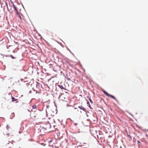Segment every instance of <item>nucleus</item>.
I'll return each instance as SVG.
<instances>
[{
  "label": "nucleus",
  "instance_id": "obj_20",
  "mask_svg": "<svg viewBox=\"0 0 148 148\" xmlns=\"http://www.w3.org/2000/svg\"><path fill=\"white\" fill-rule=\"evenodd\" d=\"M72 109H72V110H73V108H72Z\"/></svg>",
  "mask_w": 148,
  "mask_h": 148
},
{
  "label": "nucleus",
  "instance_id": "obj_18",
  "mask_svg": "<svg viewBox=\"0 0 148 148\" xmlns=\"http://www.w3.org/2000/svg\"><path fill=\"white\" fill-rule=\"evenodd\" d=\"M74 109H77V108H74Z\"/></svg>",
  "mask_w": 148,
  "mask_h": 148
},
{
  "label": "nucleus",
  "instance_id": "obj_3",
  "mask_svg": "<svg viewBox=\"0 0 148 148\" xmlns=\"http://www.w3.org/2000/svg\"><path fill=\"white\" fill-rule=\"evenodd\" d=\"M31 116L32 118H35L37 115V114L35 112H32L31 113Z\"/></svg>",
  "mask_w": 148,
  "mask_h": 148
},
{
  "label": "nucleus",
  "instance_id": "obj_5",
  "mask_svg": "<svg viewBox=\"0 0 148 148\" xmlns=\"http://www.w3.org/2000/svg\"><path fill=\"white\" fill-rule=\"evenodd\" d=\"M49 143H52V144H53L52 145H53V144L57 143V142L55 140H52L50 141Z\"/></svg>",
  "mask_w": 148,
  "mask_h": 148
},
{
  "label": "nucleus",
  "instance_id": "obj_17",
  "mask_svg": "<svg viewBox=\"0 0 148 148\" xmlns=\"http://www.w3.org/2000/svg\"><path fill=\"white\" fill-rule=\"evenodd\" d=\"M6 6L7 7V3H6Z\"/></svg>",
  "mask_w": 148,
  "mask_h": 148
},
{
  "label": "nucleus",
  "instance_id": "obj_13",
  "mask_svg": "<svg viewBox=\"0 0 148 148\" xmlns=\"http://www.w3.org/2000/svg\"><path fill=\"white\" fill-rule=\"evenodd\" d=\"M10 56L12 59H14V58H15V57H13V56H12V55H10Z\"/></svg>",
  "mask_w": 148,
  "mask_h": 148
},
{
  "label": "nucleus",
  "instance_id": "obj_16",
  "mask_svg": "<svg viewBox=\"0 0 148 148\" xmlns=\"http://www.w3.org/2000/svg\"><path fill=\"white\" fill-rule=\"evenodd\" d=\"M137 142H138V143H140V142L139 141H138H138H137Z\"/></svg>",
  "mask_w": 148,
  "mask_h": 148
},
{
  "label": "nucleus",
  "instance_id": "obj_4",
  "mask_svg": "<svg viewBox=\"0 0 148 148\" xmlns=\"http://www.w3.org/2000/svg\"><path fill=\"white\" fill-rule=\"evenodd\" d=\"M36 87L38 89V90H40V88H42V85L38 82L36 84Z\"/></svg>",
  "mask_w": 148,
  "mask_h": 148
},
{
  "label": "nucleus",
  "instance_id": "obj_11",
  "mask_svg": "<svg viewBox=\"0 0 148 148\" xmlns=\"http://www.w3.org/2000/svg\"><path fill=\"white\" fill-rule=\"evenodd\" d=\"M32 108L33 109H36V105H34L32 106Z\"/></svg>",
  "mask_w": 148,
  "mask_h": 148
},
{
  "label": "nucleus",
  "instance_id": "obj_7",
  "mask_svg": "<svg viewBox=\"0 0 148 148\" xmlns=\"http://www.w3.org/2000/svg\"><path fill=\"white\" fill-rule=\"evenodd\" d=\"M78 108L84 111L85 110V109L82 106H80L78 107Z\"/></svg>",
  "mask_w": 148,
  "mask_h": 148
},
{
  "label": "nucleus",
  "instance_id": "obj_12",
  "mask_svg": "<svg viewBox=\"0 0 148 148\" xmlns=\"http://www.w3.org/2000/svg\"><path fill=\"white\" fill-rule=\"evenodd\" d=\"M87 103L89 107H90V108H91V107H90V104L89 103V102L88 101L87 102Z\"/></svg>",
  "mask_w": 148,
  "mask_h": 148
},
{
  "label": "nucleus",
  "instance_id": "obj_10",
  "mask_svg": "<svg viewBox=\"0 0 148 148\" xmlns=\"http://www.w3.org/2000/svg\"><path fill=\"white\" fill-rule=\"evenodd\" d=\"M13 7H14V10L15 11L18 10L17 8H16V7L14 5H13Z\"/></svg>",
  "mask_w": 148,
  "mask_h": 148
},
{
  "label": "nucleus",
  "instance_id": "obj_8",
  "mask_svg": "<svg viewBox=\"0 0 148 148\" xmlns=\"http://www.w3.org/2000/svg\"><path fill=\"white\" fill-rule=\"evenodd\" d=\"M58 87L62 89L66 90V89L64 88V87L62 85H58Z\"/></svg>",
  "mask_w": 148,
  "mask_h": 148
},
{
  "label": "nucleus",
  "instance_id": "obj_9",
  "mask_svg": "<svg viewBox=\"0 0 148 148\" xmlns=\"http://www.w3.org/2000/svg\"><path fill=\"white\" fill-rule=\"evenodd\" d=\"M16 15H18V16L19 17V18H20V19H21V17L20 16V14H19V13H18V11L17 10V11H16Z\"/></svg>",
  "mask_w": 148,
  "mask_h": 148
},
{
  "label": "nucleus",
  "instance_id": "obj_1",
  "mask_svg": "<svg viewBox=\"0 0 148 148\" xmlns=\"http://www.w3.org/2000/svg\"><path fill=\"white\" fill-rule=\"evenodd\" d=\"M48 122L49 123L47 124V126L46 127L49 128H51V124L54 127L55 126L54 123H55V121L53 118H49Z\"/></svg>",
  "mask_w": 148,
  "mask_h": 148
},
{
  "label": "nucleus",
  "instance_id": "obj_15",
  "mask_svg": "<svg viewBox=\"0 0 148 148\" xmlns=\"http://www.w3.org/2000/svg\"><path fill=\"white\" fill-rule=\"evenodd\" d=\"M89 100L90 101V102H91V103H92V100L91 99H89Z\"/></svg>",
  "mask_w": 148,
  "mask_h": 148
},
{
  "label": "nucleus",
  "instance_id": "obj_6",
  "mask_svg": "<svg viewBox=\"0 0 148 148\" xmlns=\"http://www.w3.org/2000/svg\"><path fill=\"white\" fill-rule=\"evenodd\" d=\"M12 102L15 101L16 103H18V100L17 99H16L13 97H12Z\"/></svg>",
  "mask_w": 148,
  "mask_h": 148
},
{
  "label": "nucleus",
  "instance_id": "obj_2",
  "mask_svg": "<svg viewBox=\"0 0 148 148\" xmlns=\"http://www.w3.org/2000/svg\"><path fill=\"white\" fill-rule=\"evenodd\" d=\"M103 92L108 97H110L112 99H114L116 101H117V99L116 98L113 96L112 95H111L110 94H109L108 93H107V92H106L105 90H103Z\"/></svg>",
  "mask_w": 148,
  "mask_h": 148
},
{
  "label": "nucleus",
  "instance_id": "obj_14",
  "mask_svg": "<svg viewBox=\"0 0 148 148\" xmlns=\"http://www.w3.org/2000/svg\"><path fill=\"white\" fill-rule=\"evenodd\" d=\"M128 137H129L130 139H132V137L131 136H130V135H127Z\"/></svg>",
  "mask_w": 148,
  "mask_h": 148
},
{
  "label": "nucleus",
  "instance_id": "obj_19",
  "mask_svg": "<svg viewBox=\"0 0 148 148\" xmlns=\"http://www.w3.org/2000/svg\"><path fill=\"white\" fill-rule=\"evenodd\" d=\"M68 79H69V80H70V79H68Z\"/></svg>",
  "mask_w": 148,
  "mask_h": 148
}]
</instances>
